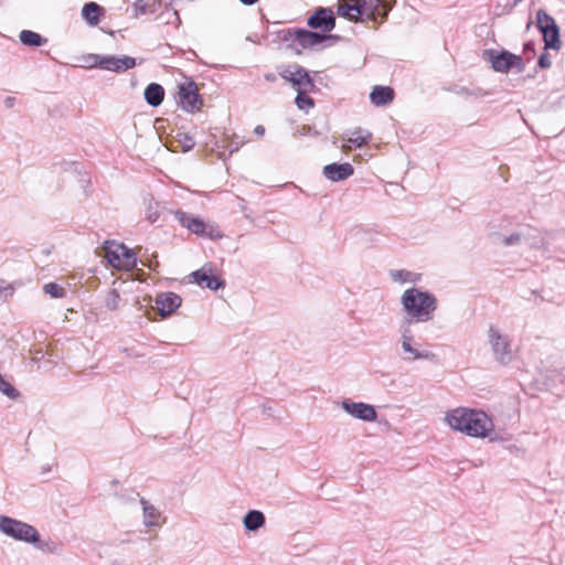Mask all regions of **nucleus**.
<instances>
[{
    "label": "nucleus",
    "instance_id": "1",
    "mask_svg": "<svg viewBox=\"0 0 565 565\" xmlns=\"http://www.w3.org/2000/svg\"><path fill=\"white\" fill-rule=\"evenodd\" d=\"M445 424L469 437L486 438L493 430L492 419L481 409L456 407L445 414Z\"/></svg>",
    "mask_w": 565,
    "mask_h": 565
},
{
    "label": "nucleus",
    "instance_id": "2",
    "mask_svg": "<svg viewBox=\"0 0 565 565\" xmlns=\"http://www.w3.org/2000/svg\"><path fill=\"white\" fill-rule=\"evenodd\" d=\"M401 303L413 321L422 323L433 320L438 308V300L434 294L416 287L403 292Z\"/></svg>",
    "mask_w": 565,
    "mask_h": 565
},
{
    "label": "nucleus",
    "instance_id": "3",
    "mask_svg": "<svg viewBox=\"0 0 565 565\" xmlns=\"http://www.w3.org/2000/svg\"><path fill=\"white\" fill-rule=\"evenodd\" d=\"M0 532L15 541L39 543L40 533L33 525L3 514H0Z\"/></svg>",
    "mask_w": 565,
    "mask_h": 565
},
{
    "label": "nucleus",
    "instance_id": "4",
    "mask_svg": "<svg viewBox=\"0 0 565 565\" xmlns=\"http://www.w3.org/2000/svg\"><path fill=\"white\" fill-rule=\"evenodd\" d=\"M104 252L108 264L115 269L129 271L137 265L135 252L124 244L106 242Z\"/></svg>",
    "mask_w": 565,
    "mask_h": 565
},
{
    "label": "nucleus",
    "instance_id": "5",
    "mask_svg": "<svg viewBox=\"0 0 565 565\" xmlns=\"http://www.w3.org/2000/svg\"><path fill=\"white\" fill-rule=\"evenodd\" d=\"M173 214L183 227H185L195 235L205 236L212 239L223 237L222 232L216 225L205 223L203 218H201L200 216L193 215L181 210L175 211Z\"/></svg>",
    "mask_w": 565,
    "mask_h": 565
},
{
    "label": "nucleus",
    "instance_id": "6",
    "mask_svg": "<svg viewBox=\"0 0 565 565\" xmlns=\"http://www.w3.org/2000/svg\"><path fill=\"white\" fill-rule=\"evenodd\" d=\"M401 356L404 361L411 362L415 360H431L435 354L427 350H420L419 343L416 341L409 327L402 326L399 330Z\"/></svg>",
    "mask_w": 565,
    "mask_h": 565
},
{
    "label": "nucleus",
    "instance_id": "7",
    "mask_svg": "<svg viewBox=\"0 0 565 565\" xmlns=\"http://www.w3.org/2000/svg\"><path fill=\"white\" fill-rule=\"evenodd\" d=\"M488 341L497 362L503 365L512 362L514 354L512 343L508 334L491 326L488 330Z\"/></svg>",
    "mask_w": 565,
    "mask_h": 565
},
{
    "label": "nucleus",
    "instance_id": "8",
    "mask_svg": "<svg viewBox=\"0 0 565 565\" xmlns=\"http://www.w3.org/2000/svg\"><path fill=\"white\" fill-rule=\"evenodd\" d=\"M330 39L329 35L303 29H287L284 31V40H290L300 49H312L320 45L323 41Z\"/></svg>",
    "mask_w": 565,
    "mask_h": 565
},
{
    "label": "nucleus",
    "instance_id": "9",
    "mask_svg": "<svg viewBox=\"0 0 565 565\" xmlns=\"http://www.w3.org/2000/svg\"><path fill=\"white\" fill-rule=\"evenodd\" d=\"M178 98L181 108L188 113L199 111L203 105L196 84L190 79L179 85Z\"/></svg>",
    "mask_w": 565,
    "mask_h": 565
},
{
    "label": "nucleus",
    "instance_id": "10",
    "mask_svg": "<svg viewBox=\"0 0 565 565\" xmlns=\"http://www.w3.org/2000/svg\"><path fill=\"white\" fill-rule=\"evenodd\" d=\"M486 54L488 55L491 66L495 72L507 73L513 67L521 72L524 68L522 57L508 51L498 53L490 50L487 51Z\"/></svg>",
    "mask_w": 565,
    "mask_h": 565
},
{
    "label": "nucleus",
    "instance_id": "11",
    "mask_svg": "<svg viewBox=\"0 0 565 565\" xmlns=\"http://www.w3.org/2000/svg\"><path fill=\"white\" fill-rule=\"evenodd\" d=\"M537 28L543 33L545 46L558 50L561 46L558 28L555 20L545 11H537Z\"/></svg>",
    "mask_w": 565,
    "mask_h": 565
},
{
    "label": "nucleus",
    "instance_id": "12",
    "mask_svg": "<svg viewBox=\"0 0 565 565\" xmlns=\"http://www.w3.org/2000/svg\"><path fill=\"white\" fill-rule=\"evenodd\" d=\"M342 409L351 415L353 418L363 422H375L377 419V413L373 405L364 402H353L350 398H345L341 402Z\"/></svg>",
    "mask_w": 565,
    "mask_h": 565
},
{
    "label": "nucleus",
    "instance_id": "13",
    "mask_svg": "<svg viewBox=\"0 0 565 565\" xmlns=\"http://www.w3.org/2000/svg\"><path fill=\"white\" fill-rule=\"evenodd\" d=\"M280 76L290 82L297 90H311L315 86L312 78L301 66L287 67L280 72Z\"/></svg>",
    "mask_w": 565,
    "mask_h": 565
},
{
    "label": "nucleus",
    "instance_id": "14",
    "mask_svg": "<svg viewBox=\"0 0 565 565\" xmlns=\"http://www.w3.org/2000/svg\"><path fill=\"white\" fill-rule=\"evenodd\" d=\"M97 58L99 60L98 64L100 70L115 73H124L137 65L136 58L128 55H105V57Z\"/></svg>",
    "mask_w": 565,
    "mask_h": 565
},
{
    "label": "nucleus",
    "instance_id": "15",
    "mask_svg": "<svg viewBox=\"0 0 565 565\" xmlns=\"http://www.w3.org/2000/svg\"><path fill=\"white\" fill-rule=\"evenodd\" d=\"M156 308L162 318L171 316L182 303V298L174 292H161L156 297Z\"/></svg>",
    "mask_w": 565,
    "mask_h": 565
},
{
    "label": "nucleus",
    "instance_id": "16",
    "mask_svg": "<svg viewBox=\"0 0 565 565\" xmlns=\"http://www.w3.org/2000/svg\"><path fill=\"white\" fill-rule=\"evenodd\" d=\"M308 25L312 29H321L330 32L335 26V19L331 9L320 8L309 19Z\"/></svg>",
    "mask_w": 565,
    "mask_h": 565
},
{
    "label": "nucleus",
    "instance_id": "17",
    "mask_svg": "<svg viewBox=\"0 0 565 565\" xmlns=\"http://www.w3.org/2000/svg\"><path fill=\"white\" fill-rule=\"evenodd\" d=\"M354 173V169L351 163H331L323 168V174L327 179L339 182L347 180Z\"/></svg>",
    "mask_w": 565,
    "mask_h": 565
},
{
    "label": "nucleus",
    "instance_id": "18",
    "mask_svg": "<svg viewBox=\"0 0 565 565\" xmlns=\"http://www.w3.org/2000/svg\"><path fill=\"white\" fill-rule=\"evenodd\" d=\"M359 9L358 17L360 22L377 21L380 14L381 0H355Z\"/></svg>",
    "mask_w": 565,
    "mask_h": 565
},
{
    "label": "nucleus",
    "instance_id": "19",
    "mask_svg": "<svg viewBox=\"0 0 565 565\" xmlns=\"http://www.w3.org/2000/svg\"><path fill=\"white\" fill-rule=\"evenodd\" d=\"M194 282H196L201 287L209 288L211 290H217L224 287V281L217 278L216 276L210 274L205 268H201L196 271H193L192 275Z\"/></svg>",
    "mask_w": 565,
    "mask_h": 565
},
{
    "label": "nucleus",
    "instance_id": "20",
    "mask_svg": "<svg viewBox=\"0 0 565 565\" xmlns=\"http://www.w3.org/2000/svg\"><path fill=\"white\" fill-rule=\"evenodd\" d=\"M140 503L142 505L143 511V525L146 527H159L161 526V512L151 503H149L146 499H141Z\"/></svg>",
    "mask_w": 565,
    "mask_h": 565
},
{
    "label": "nucleus",
    "instance_id": "21",
    "mask_svg": "<svg viewBox=\"0 0 565 565\" xmlns=\"http://www.w3.org/2000/svg\"><path fill=\"white\" fill-rule=\"evenodd\" d=\"M371 103L375 106H386L394 99V90L388 86H375L370 94Z\"/></svg>",
    "mask_w": 565,
    "mask_h": 565
},
{
    "label": "nucleus",
    "instance_id": "22",
    "mask_svg": "<svg viewBox=\"0 0 565 565\" xmlns=\"http://www.w3.org/2000/svg\"><path fill=\"white\" fill-rule=\"evenodd\" d=\"M372 138V134L369 131H364L363 129H355L351 131L345 139L350 145H343L342 149L344 151H350L352 149V146L355 148H360L364 145H366Z\"/></svg>",
    "mask_w": 565,
    "mask_h": 565
},
{
    "label": "nucleus",
    "instance_id": "23",
    "mask_svg": "<svg viewBox=\"0 0 565 565\" xmlns=\"http://www.w3.org/2000/svg\"><path fill=\"white\" fill-rule=\"evenodd\" d=\"M164 97V89L160 84L151 83L145 89V99L146 102L152 106H159Z\"/></svg>",
    "mask_w": 565,
    "mask_h": 565
},
{
    "label": "nucleus",
    "instance_id": "24",
    "mask_svg": "<svg viewBox=\"0 0 565 565\" xmlns=\"http://www.w3.org/2000/svg\"><path fill=\"white\" fill-rule=\"evenodd\" d=\"M243 523L247 531H257L265 525V515L258 510H250L244 516Z\"/></svg>",
    "mask_w": 565,
    "mask_h": 565
},
{
    "label": "nucleus",
    "instance_id": "25",
    "mask_svg": "<svg viewBox=\"0 0 565 565\" xmlns=\"http://www.w3.org/2000/svg\"><path fill=\"white\" fill-rule=\"evenodd\" d=\"M19 39L23 45L26 46H41L47 42V39L43 38L41 34L30 31L23 30L19 34Z\"/></svg>",
    "mask_w": 565,
    "mask_h": 565
},
{
    "label": "nucleus",
    "instance_id": "26",
    "mask_svg": "<svg viewBox=\"0 0 565 565\" xmlns=\"http://www.w3.org/2000/svg\"><path fill=\"white\" fill-rule=\"evenodd\" d=\"M102 8L95 2H88L83 7L82 14L84 19L92 25L99 22Z\"/></svg>",
    "mask_w": 565,
    "mask_h": 565
},
{
    "label": "nucleus",
    "instance_id": "27",
    "mask_svg": "<svg viewBox=\"0 0 565 565\" xmlns=\"http://www.w3.org/2000/svg\"><path fill=\"white\" fill-rule=\"evenodd\" d=\"M391 278L394 281L406 284V282H417L420 280V275L406 270V269H398V270H392L391 271Z\"/></svg>",
    "mask_w": 565,
    "mask_h": 565
},
{
    "label": "nucleus",
    "instance_id": "28",
    "mask_svg": "<svg viewBox=\"0 0 565 565\" xmlns=\"http://www.w3.org/2000/svg\"><path fill=\"white\" fill-rule=\"evenodd\" d=\"M359 9L356 7V1L354 0L353 4H350L348 2H342L338 7V14L340 17L347 18L350 21L360 22V19L358 17Z\"/></svg>",
    "mask_w": 565,
    "mask_h": 565
},
{
    "label": "nucleus",
    "instance_id": "29",
    "mask_svg": "<svg viewBox=\"0 0 565 565\" xmlns=\"http://www.w3.org/2000/svg\"><path fill=\"white\" fill-rule=\"evenodd\" d=\"M308 90H298V94L296 96L295 103L297 107L301 110L308 111L315 106V102L311 97L306 95Z\"/></svg>",
    "mask_w": 565,
    "mask_h": 565
},
{
    "label": "nucleus",
    "instance_id": "30",
    "mask_svg": "<svg viewBox=\"0 0 565 565\" xmlns=\"http://www.w3.org/2000/svg\"><path fill=\"white\" fill-rule=\"evenodd\" d=\"M43 291L51 298H64L66 295L65 289L56 282H49L43 286Z\"/></svg>",
    "mask_w": 565,
    "mask_h": 565
},
{
    "label": "nucleus",
    "instance_id": "31",
    "mask_svg": "<svg viewBox=\"0 0 565 565\" xmlns=\"http://www.w3.org/2000/svg\"><path fill=\"white\" fill-rule=\"evenodd\" d=\"M104 301L108 310H117L120 306V296L116 289H111L106 294Z\"/></svg>",
    "mask_w": 565,
    "mask_h": 565
},
{
    "label": "nucleus",
    "instance_id": "32",
    "mask_svg": "<svg viewBox=\"0 0 565 565\" xmlns=\"http://www.w3.org/2000/svg\"><path fill=\"white\" fill-rule=\"evenodd\" d=\"M15 292L14 284H8L4 280H0V302L8 301Z\"/></svg>",
    "mask_w": 565,
    "mask_h": 565
},
{
    "label": "nucleus",
    "instance_id": "33",
    "mask_svg": "<svg viewBox=\"0 0 565 565\" xmlns=\"http://www.w3.org/2000/svg\"><path fill=\"white\" fill-rule=\"evenodd\" d=\"M160 217L159 204L150 200L146 210V218L150 223H156Z\"/></svg>",
    "mask_w": 565,
    "mask_h": 565
},
{
    "label": "nucleus",
    "instance_id": "34",
    "mask_svg": "<svg viewBox=\"0 0 565 565\" xmlns=\"http://www.w3.org/2000/svg\"><path fill=\"white\" fill-rule=\"evenodd\" d=\"M180 142L182 145V150L184 152L190 151L194 147V145H195V142L192 139V137H190L188 135H183L182 139H180Z\"/></svg>",
    "mask_w": 565,
    "mask_h": 565
},
{
    "label": "nucleus",
    "instance_id": "35",
    "mask_svg": "<svg viewBox=\"0 0 565 565\" xmlns=\"http://www.w3.org/2000/svg\"><path fill=\"white\" fill-rule=\"evenodd\" d=\"M96 57H105V55H100V54H89L88 56L85 57V61L87 63H89V66L90 67H98L99 68V60L96 58Z\"/></svg>",
    "mask_w": 565,
    "mask_h": 565
},
{
    "label": "nucleus",
    "instance_id": "36",
    "mask_svg": "<svg viewBox=\"0 0 565 565\" xmlns=\"http://www.w3.org/2000/svg\"><path fill=\"white\" fill-rule=\"evenodd\" d=\"M520 241H521L520 234H512L510 236L504 237L503 243H504V245L510 246V245H515V244L520 243Z\"/></svg>",
    "mask_w": 565,
    "mask_h": 565
},
{
    "label": "nucleus",
    "instance_id": "37",
    "mask_svg": "<svg viewBox=\"0 0 565 565\" xmlns=\"http://www.w3.org/2000/svg\"><path fill=\"white\" fill-rule=\"evenodd\" d=\"M539 65H540L542 68H547V67H550V66H551V61H550V58H548L545 54H543V55H541V56H540V58H539Z\"/></svg>",
    "mask_w": 565,
    "mask_h": 565
},
{
    "label": "nucleus",
    "instance_id": "38",
    "mask_svg": "<svg viewBox=\"0 0 565 565\" xmlns=\"http://www.w3.org/2000/svg\"><path fill=\"white\" fill-rule=\"evenodd\" d=\"M36 548L41 550V551H47V552H51L52 550L50 548V543L49 542H42L40 539H39V543L36 544H33Z\"/></svg>",
    "mask_w": 565,
    "mask_h": 565
},
{
    "label": "nucleus",
    "instance_id": "39",
    "mask_svg": "<svg viewBox=\"0 0 565 565\" xmlns=\"http://www.w3.org/2000/svg\"><path fill=\"white\" fill-rule=\"evenodd\" d=\"M136 8L137 10L140 12V13H147L149 10L147 9V6L146 4H142V0H138L136 2Z\"/></svg>",
    "mask_w": 565,
    "mask_h": 565
},
{
    "label": "nucleus",
    "instance_id": "40",
    "mask_svg": "<svg viewBox=\"0 0 565 565\" xmlns=\"http://www.w3.org/2000/svg\"><path fill=\"white\" fill-rule=\"evenodd\" d=\"M255 135L258 137H263L265 135V127L262 125H257L254 129Z\"/></svg>",
    "mask_w": 565,
    "mask_h": 565
},
{
    "label": "nucleus",
    "instance_id": "41",
    "mask_svg": "<svg viewBox=\"0 0 565 565\" xmlns=\"http://www.w3.org/2000/svg\"><path fill=\"white\" fill-rule=\"evenodd\" d=\"M124 352H125V353H126V355H127V356H129V358H135V359H137V358H141V356H142V354H138V353H136V352H134V351H129L128 349H125V350H124Z\"/></svg>",
    "mask_w": 565,
    "mask_h": 565
},
{
    "label": "nucleus",
    "instance_id": "42",
    "mask_svg": "<svg viewBox=\"0 0 565 565\" xmlns=\"http://www.w3.org/2000/svg\"><path fill=\"white\" fill-rule=\"evenodd\" d=\"M265 79L268 81V82H275L276 81V75L274 73L265 74Z\"/></svg>",
    "mask_w": 565,
    "mask_h": 565
},
{
    "label": "nucleus",
    "instance_id": "43",
    "mask_svg": "<svg viewBox=\"0 0 565 565\" xmlns=\"http://www.w3.org/2000/svg\"><path fill=\"white\" fill-rule=\"evenodd\" d=\"M239 1L246 6H252V4L256 3L258 0H239Z\"/></svg>",
    "mask_w": 565,
    "mask_h": 565
},
{
    "label": "nucleus",
    "instance_id": "44",
    "mask_svg": "<svg viewBox=\"0 0 565 565\" xmlns=\"http://www.w3.org/2000/svg\"><path fill=\"white\" fill-rule=\"evenodd\" d=\"M524 49H525V50H532V44H531V43H526V44L524 45Z\"/></svg>",
    "mask_w": 565,
    "mask_h": 565
},
{
    "label": "nucleus",
    "instance_id": "45",
    "mask_svg": "<svg viewBox=\"0 0 565 565\" xmlns=\"http://www.w3.org/2000/svg\"><path fill=\"white\" fill-rule=\"evenodd\" d=\"M521 1H522V0H514V2H515V3H516V2H521Z\"/></svg>",
    "mask_w": 565,
    "mask_h": 565
}]
</instances>
